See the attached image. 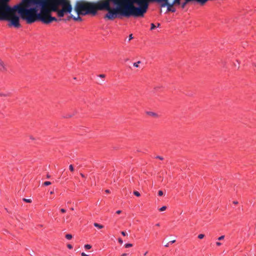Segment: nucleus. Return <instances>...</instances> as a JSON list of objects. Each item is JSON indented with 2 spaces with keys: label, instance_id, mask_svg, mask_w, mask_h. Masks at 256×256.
Returning <instances> with one entry per match:
<instances>
[{
  "label": "nucleus",
  "instance_id": "1",
  "mask_svg": "<svg viewBox=\"0 0 256 256\" xmlns=\"http://www.w3.org/2000/svg\"><path fill=\"white\" fill-rule=\"evenodd\" d=\"M70 10L67 0H0V20L8 21V26L16 28L20 26V17L28 24L36 21L48 24L58 21L52 12L62 16Z\"/></svg>",
  "mask_w": 256,
  "mask_h": 256
},
{
  "label": "nucleus",
  "instance_id": "2",
  "mask_svg": "<svg viewBox=\"0 0 256 256\" xmlns=\"http://www.w3.org/2000/svg\"><path fill=\"white\" fill-rule=\"evenodd\" d=\"M128 0H99L96 2L76 1L74 10L78 16L91 14L94 16L98 10H106L104 18L113 20L124 16L128 18Z\"/></svg>",
  "mask_w": 256,
  "mask_h": 256
},
{
  "label": "nucleus",
  "instance_id": "3",
  "mask_svg": "<svg viewBox=\"0 0 256 256\" xmlns=\"http://www.w3.org/2000/svg\"><path fill=\"white\" fill-rule=\"evenodd\" d=\"M150 2H156L160 4L161 7L167 6L168 12H174V5L169 2L168 0H128V18L143 16L146 12Z\"/></svg>",
  "mask_w": 256,
  "mask_h": 256
},
{
  "label": "nucleus",
  "instance_id": "4",
  "mask_svg": "<svg viewBox=\"0 0 256 256\" xmlns=\"http://www.w3.org/2000/svg\"><path fill=\"white\" fill-rule=\"evenodd\" d=\"M68 2L69 3V4L70 5V7H71V10H70V11L69 12H64V16H58V14H57L58 16L59 17V18H62L64 16V15L66 14H69L70 15L68 16V18H67V20H70L71 18H72L73 20H80V21H81L82 20V18L80 16L78 15L77 16H74L72 14H71V12H72V6L70 4V0H67ZM52 12H51V13ZM56 12V14H58V12Z\"/></svg>",
  "mask_w": 256,
  "mask_h": 256
},
{
  "label": "nucleus",
  "instance_id": "5",
  "mask_svg": "<svg viewBox=\"0 0 256 256\" xmlns=\"http://www.w3.org/2000/svg\"><path fill=\"white\" fill-rule=\"evenodd\" d=\"M6 70L5 64L3 61L0 59V71L3 72Z\"/></svg>",
  "mask_w": 256,
  "mask_h": 256
},
{
  "label": "nucleus",
  "instance_id": "6",
  "mask_svg": "<svg viewBox=\"0 0 256 256\" xmlns=\"http://www.w3.org/2000/svg\"><path fill=\"white\" fill-rule=\"evenodd\" d=\"M147 114L149 116H152L154 117H158V115L156 113H154V112H148Z\"/></svg>",
  "mask_w": 256,
  "mask_h": 256
},
{
  "label": "nucleus",
  "instance_id": "7",
  "mask_svg": "<svg viewBox=\"0 0 256 256\" xmlns=\"http://www.w3.org/2000/svg\"><path fill=\"white\" fill-rule=\"evenodd\" d=\"M180 0H174L172 1V2H171L170 4H172V5H175V4H180Z\"/></svg>",
  "mask_w": 256,
  "mask_h": 256
},
{
  "label": "nucleus",
  "instance_id": "8",
  "mask_svg": "<svg viewBox=\"0 0 256 256\" xmlns=\"http://www.w3.org/2000/svg\"><path fill=\"white\" fill-rule=\"evenodd\" d=\"M94 226H96L100 229L102 228H104V226L102 225L98 224L96 222L94 223Z\"/></svg>",
  "mask_w": 256,
  "mask_h": 256
},
{
  "label": "nucleus",
  "instance_id": "9",
  "mask_svg": "<svg viewBox=\"0 0 256 256\" xmlns=\"http://www.w3.org/2000/svg\"><path fill=\"white\" fill-rule=\"evenodd\" d=\"M192 1H194V0H185V2L182 4V8H184L187 3Z\"/></svg>",
  "mask_w": 256,
  "mask_h": 256
},
{
  "label": "nucleus",
  "instance_id": "10",
  "mask_svg": "<svg viewBox=\"0 0 256 256\" xmlns=\"http://www.w3.org/2000/svg\"><path fill=\"white\" fill-rule=\"evenodd\" d=\"M66 238L67 239H68V240H70V239H72V234H66Z\"/></svg>",
  "mask_w": 256,
  "mask_h": 256
},
{
  "label": "nucleus",
  "instance_id": "11",
  "mask_svg": "<svg viewBox=\"0 0 256 256\" xmlns=\"http://www.w3.org/2000/svg\"><path fill=\"white\" fill-rule=\"evenodd\" d=\"M140 63H141L140 61H138L134 63L133 65H134V66H135L136 68H138V64H140Z\"/></svg>",
  "mask_w": 256,
  "mask_h": 256
},
{
  "label": "nucleus",
  "instance_id": "12",
  "mask_svg": "<svg viewBox=\"0 0 256 256\" xmlns=\"http://www.w3.org/2000/svg\"><path fill=\"white\" fill-rule=\"evenodd\" d=\"M22 200L26 202H28V203H30L32 202V200L30 199H27V198H24L22 199Z\"/></svg>",
  "mask_w": 256,
  "mask_h": 256
},
{
  "label": "nucleus",
  "instance_id": "13",
  "mask_svg": "<svg viewBox=\"0 0 256 256\" xmlns=\"http://www.w3.org/2000/svg\"><path fill=\"white\" fill-rule=\"evenodd\" d=\"M134 194L136 196H140V193L138 191H134Z\"/></svg>",
  "mask_w": 256,
  "mask_h": 256
},
{
  "label": "nucleus",
  "instance_id": "14",
  "mask_svg": "<svg viewBox=\"0 0 256 256\" xmlns=\"http://www.w3.org/2000/svg\"><path fill=\"white\" fill-rule=\"evenodd\" d=\"M166 206H163L161 208H160V212H163L164 210H166Z\"/></svg>",
  "mask_w": 256,
  "mask_h": 256
},
{
  "label": "nucleus",
  "instance_id": "15",
  "mask_svg": "<svg viewBox=\"0 0 256 256\" xmlns=\"http://www.w3.org/2000/svg\"><path fill=\"white\" fill-rule=\"evenodd\" d=\"M84 248L87 250H89L92 248V246L90 244H87L84 246Z\"/></svg>",
  "mask_w": 256,
  "mask_h": 256
},
{
  "label": "nucleus",
  "instance_id": "16",
  "mask_svg": "<svg viewBox=\"0 0 256 256\" xmlns=\"http://www.w3.org/2000/svg\"><path fill=\"white\" fill-rule=\"evenodd\" d=\"M126 248H128L132 246V244H126L124 245Z\"/></svg>",
  "mask_w": 256,
  "mask_h": 256
},
{
  "label": "nucleus",
  "instance_id": "17",
  "mask_svg": "<svg viewBox=\"0 0 256 256\" xmlns=\"http://www.w3.org/2000/svg\"><path fill=\"white\" fill-rule=\"evenodd\" d=\"M51 184V182H45L44 183V186H48V185H50Z\"/></svg>",
  "mask_w": 256,
  "mask_h": 256
},
{
  "label": "nucleus",
  "instance_id": "18",
  "mask_svg": "<svg viewBox=\"0 0 256 256\" xmlns=\"http://www.w3.org/2000/svg\"><path fill=\"white\" fill-rule=\"evenodd\" d=\"M69 169L71 172H73L74 170V168L73 167V166L72 164H70L69 166Z\"/></svg>",
  "mask_w": 256,
  "mask_h": 256
},
{
  "label": "nucleus",
  "instance_id": "19",
  "mask_svg": "<svg viewBox=\"0 0 256 256\" xmlns=\"http://www.w3.org/2000/svg\"><path fill=\"white\" fill-rule=\"evenodd\" d=\"M204 234H200L198 236V238H200V239H202L204 238Z\"/></svg>",
  "mask_w": 256,
  "mask_h": 256
},
{
  "label": "nucleus",
  "instance_id": "20",
  "mask_svg": "<svg viewBox=\"0 0 256 256\" xmlns=\"http://www.w3.org/2000/svg\"><path fill=\"white\" fill-rule=\"evenodd\" d=\"M156 28V26L154 24H151V28H150V30H152Z\"/></svg>",
  "mask_w": 256,
  "mask_h": 256
},
{
  "label": "nucleus",
  "instance_id": "21",
  "mask_svg": "<svg viewBox=\"0 0 256 256\" xmlns=\"http://www.w3.org/2000/svg\"><path fill=\"white\" fill-rule=\"evenodd\" d=\"M158 194V196H162L164 194V193L162 190H159Z\"/></svg>",
  "mask_w": 256,
  "mask_h": 256
},
{
  "label": "nucleus",
  "instance_id": "22",
  "mask_svg": "<svg viewBox=\"0 0 256 256\" xmlns=\"http://www.w3.org/2000/svg\"><path fill=\"white\" fill-rule=\"evenodd\" d=\"M224 238V236H220V237H219V238H218V240H222Z\"/></svg>",
  "mask_w": 256,
  "mask_h": 256
},
{
  "label": "nucleus",
  "instance_id": "23",
  "mask_svg": "<svg viewBox=\"0 0 256 256\" xmlns=\"http://www.w3.org/2000/svg\"><path fill=\"white\" fill-rule=\"evenodd\" d=\"M98 76L101 78H104L106 77V76L104 74H100Z\"/></svg>",
  "mask_w": 256,
  "mask_h": 256
},
{
  "label": "nucleus",
  "instance_id": "24",
  "mask_svg": "<svg viewBox=\"0 0 256 256\" xmlns=\"http://www.w3.org/2000/svg\"><path fill=\"white\" fill-rule=\"evenodd\" d=\"M133 38V37H132V34H130V36H129V38H128V40H132Z\"/></svg>",
  "mask_w": 256,
  "mask_h": 256
},
{
  "label": "nucleus",
  "instance_id": "25",
  "mask_svg": "<svg viewBox=\"0 0 256 256\" xmlns=\"http://www.w3.org/2000/svg\"><path fill=\"white\" fill-rule=\"evenodd\" d=\"M60 210V212H62V213H64V212H66V210L65 209H64V208H61V209Z\"/></svg>",
  "mask_w": 256,
  "mask_h": 256
},
{
  "label": "nucleus",
  "instance_id": "26",
  "mask_svg": "<svg viewBox=\"0 0 256 256\" xmlns=\"http://www.w3.org/2000/svg\"><path fill=\"white\" fill-rule=\"evenodd\" d=\"M68 248L70 249H72V246L71 244H68Z\"/></svg>",
  "mask_w": 256,
  "mask_h": 256
},
{
  "label": "nucleus",
  "instance_id": "27",
  "mask_svg": "<svg viewBox=\"0 0 256 256\" xmlns=\"http://www.w3.org/2000/svg\"><path fill=\"white\" fill-rule=\"evenodd\" d=\"M81 255H82V256H89V255L86 254H85V253H84V252H82V253L81 254Z\"/></svg>",
  "mask_w": 256,
  "mask_h": 256
},
{
  "label": "nucleus",
  "instance_id": "28",
  "mask_svg": "<svg viewBox=\"0 0 256 256\" xmlns=\"http://www.w3.org/2000/svg\"><path fill=\"white\" fill-rule=\"evenodd\" d=\"M118 242L120 244H122L123 243V242L121 238H118Z\"/></svg>",
  "mask_w": 256,
  "mask_h": 256
},
{
  "label": "nucleus",
  "instance_id": "29",
  "mask_svg": "<svg viewBox=\"0 0 256 256\" xmlns=\"http://www.w3.org/2000/svg\"><path fill=\"white\" fill-rule=\"evenodd\" d=\"M156 158H159L160 160H162L164 159L162 157H161L160 156H156Z\"/></svg>",
  "mask_w": 256,
  "mask_h": 256
},
{
  "label": "nucleus",
  "instance_id": "30",
  "mask_svg": "<svg viewBox=\"0 0 256 256\" xmlns=\"http://www.w3.org/2000/svg\"><path fill=\"white\" fill-rule=\"evenodd\" d=\"M121 234H122V236H125L126 235V232H123V231L121 232Z\"/></svg>",
  "mask_w": 256,
  "mask_h": 256
},
{
  "label": "nucleus",
  "instance_id": "31",
  "mask_svg": "<svg viewBox=\"0 0 256 256\" xmlns=\"http://www.w3.org/2000/svg\"><path fill=\"white\" fill-rule=\"evenodd\" d=\"M121 212H122V211H121V210H117V211L116 212V213L117 214H120Z\"/></svg>",
  "mask_w": 256,
  "mask_h": 256
},
{
  "label": "nucleus",
  "instance_id": "32",
  "mask_svg": "<svg viewBox=\"0 0 256 256\" xmlns=\"http://www.w3.org/2000/svg\"><path fill=\"white\" fill-rule=\"evenodd\" d=\"M221 244H221L220 242H216V244L217 246H220V245H221Z\"/></svg>",
  "mask_w": 256,
  "mask_h": 256
},
{
  "label": "nucleus",
  "instance_id": "33",
  "mask_svg": "<svg viewBox=\"0 0 256 256\" xmlns=\"http://www.w3.org/2000/svg\"><path fill=\"white\" fill-rule=\"evenodd\" d=\"M0 96H6V94L0 93Z\"/></svg>",
  "mask_w": 256,
  "mask_h": 256
},
{
  "label": "nucleus",
  "instance_id": "34",
  "mask_svg": "<svg viewBox=\"0 0 256 256\" xmlns=\"http://www.w3.org/2000/svg\"><path fill=\"white\" fill-rule=\"evenodd\" d=\"M233 203H234V204H238V202H237V201H234V202H233Z\"/></svg>",
  "mask_w": 256,
  "mask_h": 256
},
{
  "label": "nucleus",
  "instance_id": "35",
  "mask_svg": "<svg viewBox=\"0 0 256 256\" xmlns=\"http://www.w3.org/2000/svg\"><path fill=\"white\" fill-rule=\"evenodd\" d=\"M175 242H176V240H172L170 241V243H172V244H173V243H174Z\"/></svg>",
  "mask_w": 256,
  "mask_h": 256
},
{
  "label": "nucleus",
  "instance_id": "36",
  "mask_svg": "<svg viewBox=\"0 0 256 256\" xmlns=\"http://www.w3.org/2000/svg\"><path fill=\"white\" fill-rule=\"evenodd\" d=\"M105 192H106V193H108V194L110 192V191L108 190H106V191H105Z\"/></svg>",
  "mask_w": 256,
  "mask_h": 256
},
{
  "label": "nucleus",
  "instance_id": "37",
  "mask_svg": "<svg viewBox=\"0 0 256 256\" xmlns=\"http://www.w3.org/2000/svg\"><path fill=\"white\" fill-rule=\"evenodd\" d=\"M80 176L82 177V178H84V174H82V173L80 174Z\"/></svg>",
  "mask_w": 256,
  "mask_h": 256
},
{
  "label": "nucleus",
  "instance_id": "38",
  "mask_svg": "<svg viewBox=\"0 0 256 256\" xmlns=\"http://www.w3.org/2000/svg\"><path fill=\"white\" fill-rule=\"evenodd\" d=\"M168 245H169V242L167 243V244L165 245V246L168 247Z\"/></svg>",
  "mask_w": 256,
  "mask_h": 256
},
{
  "label": "nucleus",
  "instance_id": "39",
  "mask_svg": "<svg viewBox=\"0 0 256 256\" xmlns=\"http://www.w3.org/2000/svg\"><path fill=\"white\" fill-rule=\"evenodd\" d=\"M127 256L126 254H123L121 256Z\"/></svg>",
  "mask_w": 256,
  "mask_h": 256
},
{
  "label": "nucleus",
  "instance_id": "40",
  "mask_svg": "<svg viewBox=\"0 0 256 256\" xmlns=\"http://www.w3.org/2000/svg\"><path fill=\"white\" fill-rule=\"evenodd\" d=\"M47 178H50V176L48 174L47 176H46Z\"/></svg>",
  "mask_w": 256,
  "mask_h": 256
},
{
  "label": "nucleus",
  "instance_id": "41",
  "mask_svg": "<svg viewBox=\"0 0 256 256\" xmlns=\"http://www.w3.org/2000/svg\"><path fill=\"white\" fill-rule=\"evenodd\" d=\"M50 194H54V191H51V192H50Z\"/></svg>",
  "mask_w": 256,
  "mask_h": 256
},
{
  "label": "nucleus",
  "instance_id": "42",
  "mask_svg": "<svg viewBox=\"0 0 256 256\" xmlns=\"http://www.w3.org/2000/svg\"><path fill=\"white\" fill-rule=\"evenodd\" d=\"M156 226H160V224H156Z\"/></svg>",
  "mask_w": 256,
  "mask_h": 256
},
{
  "label": "nucleus",
  "instance_id": "43",
  "mask_svg": "<svg viewBox=\"0 0 256 256\" xmlns=\"http://www.w3.org/2000/svg\"><path fill=\"white\" fill-rule=\"evenodd\" d=\"M71 116H66V118H70Z\"/></svg>",
  "mask_w": 256,
  "mask_h": 256
},
{
  "label": "nucleus",
  "instance_id": "44",
  "mask_svg": "<svg viewBox=\"0 0 256 256\" xmlns=\"http://www.w3.org/2000/svg\"><path fill=\"white\" fill-rule=\"evenodd\" d=\"M71 210H74V208H71Z\"/></svg>",
  "mask_w": 256,
  "mask_h": 256
},
{
  "label": "nucleus",
  "instance_id": "45",
  "mask_svg": "<svg viewBox=\"0 0 256 256\" xmlns=\"http://www.w3.org/2000/svg\"><path fill=\"white\" fill-rule=\"evenodd\" d=\"M147 254V252H146L145 254H144V255H146Z\"/></svg>",
  "mask_w": 256,
  "mask_h": 256
}]
</instances>
